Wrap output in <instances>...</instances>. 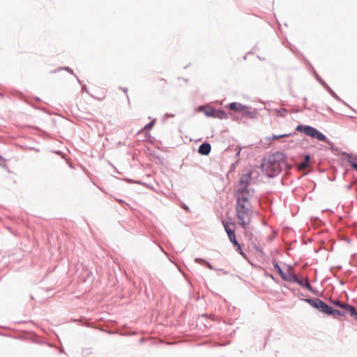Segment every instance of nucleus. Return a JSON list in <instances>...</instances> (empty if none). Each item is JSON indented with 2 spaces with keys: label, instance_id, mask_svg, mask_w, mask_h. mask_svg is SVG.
<instances>
[{
  "label": "nucleus",
  "instance_id": "nucleus-29",
  "mask_svg": "<svg viewBox=\"0 0 357 357\" xmlns=\"http://www.w3.org/2000/svg\"><path fill=\"white\" fill-rule=\"evenodd\" d=\"M349 314L354 317L356 320H357V311L356 310V307L354 306L352 307L350 312H349Z\"/></svg>",
  "mask_w": 357,
  "mask_h": 357
},
{
  "label": "nucleus",
  "instance_id": "nucleus-44",
  "mask_svg": "<svg viewBox=\"0 0 357 357\" xmlns=\"http://www.w3.org/2000/svg\"><path fill=\"white\" fill-rule=\"evenodd\" d=\"M68 167H73L71 166V165H70L69 162H68Z\"/></svg>",
  "mask_w": 357,
  "mask_h": 357
},
{
  "label": "nucleus",
  "instance_id": "nucleus-18",
  "mask_svg": "<svg viewBox=\"0 0 357 357\" xmlns=\"http://www.w3.org/2000/svg\"><path fill=\"white\" fill-rule=\"evenodd\" d=\"M342 155L347 157V161L351 165V168L357 171V163L352 160L353 154L343 152Z\"/></svg>",
  "mask_w": 357,
  "mask_h": 357
},
{
  "label": "nucleus",
  "instance_id": "nucleus-45",
  "mask_svg": "<svg viewBox=\"0 0 357 357\" xmlns=\"http://www.w3.org/2000/svg\"><path fill=\"white\" fill-rule=\"evenodd\" d=\"M161 249L162 250V252H165L167 255V253L165 252V250L162 248H161Z\"/></svg>",
  "mask_w": 357,
  "mask_h": 357
},
{
  "label": "nucleus",
  "instance_id": "nucleus-36",
  "mask_svg": "<svg viewBox=\"0 0 357 357\" xmlns=\"http://www.w3.org/2000/svg\"><path fill=\"white\" fill-rule=\"evenodd\" d=\"M62 158H64L67 161V159L65 158V154L62 155Z\"/></svg>",
  "mask_w": 357,
  "mask_h": 357
},
{
  "label": "nucleus",
  "instance_id": "nucleus-39",
  "mask_svg": "<svg viewBox=\"0 0 357 357\" xmlns=\"http://www.w3.org/2000/svg\"><path fill=\"white\" fill-rule=\"evenodd\" d=\"M63 70H67V67L62 68Z\"/></svg>",
  "mask_w": 357,
  "mask_h": 357
},
{
  "label": "nucleus",
  "instance_id": "nucleus-10",
  "mask_svg": "<svg viewBox=\"0 0 357 357\" xmlns=\"http://www.w3.org/2000/svg\"><path fill=\"white\" fill-rule=\"evenodd\" d=\"M330 303L335 307H339L341 309L347 310L349 313L350 312L353 305H351L346 303L341 302L339 299H329Z\"/></svg>",
  "mask_w": 357,
  "mask_h": 357
},
{
  "label": "nucleus",
  "instance_id": "nucleus-20",
  "mask_svg": "<svg viewBox=\"0 0 357 357\" xmlns=\"http://www.w3.org/2000/svg\"><path fill=\"white\" fill-rule=\"evenodd\" d=\"M214 118L219 119H227V114L222 109H215Z\"/></svg>",
  "mask_w": 357,
  "mask_h": 357
},
{
  "label": "nucleus",
  "instance_id": "nucleus-28",
  "mask_svg": "<svg viewBox=\"0 0 357 357\" xmlns=\"http://www.w3.org/2000/svg\"><path fill=\"white\" fill-rule=\"evenodd\" d=\"M291 268H292V267L291 266H288V271H289V272H290ZM291 275H292V274L290 273H289V274L285 273V278L286 279H283V280H285V281H287V282H290V280H291Z\"/></svg>",
  "mask_w": 357,
  "mask_h": 357
},
{
  "label": "nucleus",
  "instance_id": "nucleus-30",
  "mask_svg": "<svg viewBox=\"0 0 357 357\" xmlns=\"http://www.w3.org/2000/svg\"><path fill=\"white\" fill-rule=\"evenodd\" d=\"M236 248V251L242 256L245 257V254L244 253V252L243 251V250L241 249V245L238 243V245H234Z\"/></svg>",
  "mask_w": 357,
  "mask_h": 357
},
{
  "label": "nucleus",
  "instance_id": "nucleus-6",
  "mask_svg": "<svg viewBox=\"0 0 357 357\" xmlns=\"http://www.w3.org/2000/svg\"><path fill=\"white\" fill-rule=\"evenodd\" d=\"M309 137L317 139L321 142H326L328 144H331V142L326 137L325 135H324L322 132H321L318 129H317L314 127H311Z\"/></svg>",
  "mask_w": 357,
  "mask_h": 357
},
{
  "label": "nucleus",
  "instance_id": "nucleus-38",
  "mask_svg": "<svg viewBox=\"0 0 357 357\" xmlns=\"http://www.w3.org/2000/svg\"><path fill=\"white\" fill-rule=\"evenodd\" d=\"M55 153H57V154H60V155H61V152H60V151H56V152H55Z\"/></svg>",
  "mask_w": 357,
  "mask_h": 357
},
{
  "label": "nucleus",
  "instance_id": "nucleus-11",
  "mask_svg": "<svg viewBox=\"0 0 357 357\" xmlns=\"http://www.w3.org/2000/svg\"><path fill=\"white\" fill-rule=\"evenodd\" d=\"M211 150V146L209 143L205 142L201 144L198 148V153L202 155H208Z\"/></svg>",
  "mask_w": 357,
  "mask_h": 357
},
{
  "label": "nucleus",
  "instance_id": "nucleus-12",
  "mask_svg": "<svg viewBox=\"0 0 357 357\" xmlns=\"http://www.w3.org/2000/svg\"><path fill=\"white\" fill-rule=\"evenodd\" d=\"M236 195L245 194L246 195H248L249 197L251 198L253 197V195L255 194V190L252 188H248V186H242L241 188H239L236 190Z\"/></svg>",
  "mask_w": 357,
  "mask_h": 357
},
{
  "label": "nucleus",
  "instance_id": "nucleus-25",
  "mask_svg": "<svg viewBox=\"0 0 357 357\" xmlns=\"http://www.w3.org/2000/svg\"><path fill=\"white\" fill-rule=\"evenodd\" d=\"M291 135V133L282 134V135H273L272 137H269L268 139H272V140L278 139H280V138H283V137H289Z\"/></svg>",
  "mask_w": 357,
  "mask_h": 357
},
{
  "label": "nucleus",
  "instance_id": "nucleus-15",
  "mask_svg": "<svg viewBox=\"0 0 357 357\" xmlns=\"http://www.w3.org/2000/svg\"><path fill=\"white\" fill-rule=\"evenodd\" d=\"M252 173L250 172L248 174L243 175L239 179V185L242 186H248L250 180L251 179Z\"/></svg>",
  "mask_w": 357,
  "mask_h": 357
},
{
  "label": "nucleus",
  "instance_id": "nucleus-26",
  "mask_svg": "<svg viewBox=\"0 0 357 357\" xmlns=\"http://www.w3.org/2000/svg\"><path fill=\"white\" fill-rule=\"evenodd\" d=\"M289 282L301 284V279L295 274L291 275V280Z\"/></svg>",
  "mask_w": 357,
  "mask_h": 357
},
{
  "label": "nucleus",
  "instance_id": "nucleus-1",
  "mask_svg": "<svg viewBox=\"0 0 357 357\" xmlns=\"http://www.w3.org/2000/svg\"><path fill=\"white\" fill-rule=\"evenodd\" d=\"M303 301L310 304L312 307L317 309L319 312L331 315L334 317L335 316H344V312L339 310L333 309L331 306L324 302L319 298H303Z\"/></svg>",
  "mask_w": 357,
  "mask_h": 357
},
{
  "label": "nucleus",
  "instance_id": "nucleus-23",
  "mask_svg": "<svg viewBox=\"0 0 357 357\" xmlns=\"http://www.w3.org/2000/svg\"><path fill=\"white\" fill-rule=\"evenodd\" d=\"M298 285L303 287H305V289H307V290L313 292L315 294V291H314L313 289V287H312V285L310 284V282L308 280H306L305 282L301 279V284H298Z\"/></svg>",
  "mask_w": 357,
  "mask_h": 357
},
{
  "label": "nucleus",
  "instance_id": "nucleus-35",
  "mask_svg": "<svg viewBox=\"0 0 357 357\" xmlns=\"http://www.w3.org/2000/svg\"><path fill=\"white\" fill-rule=\"evenodd\" d=\"M68 73H70L72 75H74V72L72 69H70L69 67H68Z\"/></svg>",
  "mask_w": 357,
  "mask_h": 357
},
{
  "label": "nucleus",
  "instance_id": "nucleus-43",
  "mask_svg": "<svg viewBox=\"0 0 357 357\" xmlns=\"http://www.w3.org/2000/svg\"><path fill=\"white\" fill-rule=\"evenodd\" d=\"M305 108L307 109H311L310 108L307 107L306 106H305Z\"/></svg>",
  "mask_w": 357,
  "mask_h": 357
},
{
  "label": "nucleus",
  "instance_id": "nucleus-3",
  "mask_svg": "<svg viewBox=\"0 0 357 357\" xmlns=\"http://www.w3.org/2000/svg\"><path fill=\"white\" fill-rule=\"evenodd\" d=\"M261 168L264 174H266L269 178H273L278 174H279L283 165L278 163V162H270L269 159H264L261 162Z\"/></svg>",
  "mask_w": 357,
  "mask_h": 357
},
{
  "label": "nucleus",
  "instance_id": "nucleus-9",
  "mask_svg": "<svg viewBox=\"0 0 357 357\" xmlns=\"http://www.w3.org/2000/svg\"><path fill=\"white\" fill-rule=\"evenodd\" d=\"M227 107L234 112H243L245 109H250L251 107L248 105H243L240 102H232L229 103Z\"/></svg>",
  "mask_w": 357,
  "mask_h": 357
},
{
  "label": "nucleus",
  "instance_id": "nucleus-14",
  "mask_svg": "<svg viewBox=\"0 0 357 357\" xmlns=\"http://www.w3.org/2000/svg\"><path fill=\"white\" fill-rule=\"evenodd\" d=\"M311 127H312L311 126H308V125L299 124L296 126V130L297 132L304 133L305 135L308 136L310 129H311Z\"/></svg>",
  "mask_w": 357,
  "mask_h": 357
},
{
  "label": "nucleus",
  "instance_id": "nucleus-27",
  "mask_svg": "<svg viewBox=\"0 0 357 357\" xmlns=\"http://www.w3.org/2000/svg\"><path fill=\"white\" fill-rule=\"evenodd\" d=\"M155 119H153L152 121L149 122V123H147L144 129L146 130H150L152 129L153 126H154V123H155Z\"/></svg>",
  "mask_w": 357,
  "mask_h": 357
},
{
  "label": "nucleus",
  "instance_id": "nucleus-2",
  "mask_svg": "<svg viewBox=\"0 0 357 357\" xmlns=\"http://www.w3.org/2000/svg\"><path fill=\"white\" fill-rule=\"evenodd\" d=\"M251 207V202H236V216L238 219L239 225L243 229H245L250 223L249 214Z\"/></svg>",
  "mask_w": 357,
  "mask_h": 357
},
{
  "label": "nucleus",
  "instance_id": "nucleus-16",
  "mask_svg": "<svg viewBox=\"0 0 357 357\" xmlns=\"http://www.w3.org/2000/svg\"><path fill=\"white\" fill-rule=\"evenodd\" d=\"M243 112V117H245V118H248V119H256L257 117V115H258V113H257V110L255 109L252 110V111L248 110V109H245Z\"/></svg>",
  "mask_w": 357,
  "mask_h": 357
},
{
  "label": "nucleus",
  "instance_id": "nucleus-34",
  "mask_svg": "<svg viewBox=\"0 0 357 357\" xmlns=\"http://www.w3.org/2000/svg\"><path fill=\"white\" fill-rule=\"evenodd\" d=\"M183 208L186 210V211L189 210V207L187 205H185V204L183 205Z\"/></svg>",
  "mask_w": 357,
  "mask_h": 357
},
{
  "label": "nucleus",
  "instance_id": "nucleus-21",
  "mask_svg": "<svg viewBox=\"0 0 357 357\" xmlns=\"http://www.w3.org/2000/svg\"><path fill=\"white\" fill-rule=\"evenodd\" d=\"M236 196H237V197H236V202L237 203L250 202V197H249L245 194L236 195Z\"/></svg>",
  "mask_w": 357,
  "mask_h": 357
},
{
  "label": "nucleus",
  "instance_id": "nucleus-4",
  "mask_svg": "<svg viewBox=\"0 0 357 357\" xmlns=\"http://www.w3.org/2000/svg\"><path fill=\"white\" fill-rule=\"evenodd\" d=\"M314 75L316 79L322 85L323 87L337 101L342 102L344 105L350 107V106L342 100L335 91L324 81V79L318 75V73L314 70Z\"/></svg>",
  "mask_w": 357,
  "mask_h": 357
},
{
  "label": "nucleus",
  "instance_id": "nucleus-7",
  "mask_svg": "<svg viewBox=\"0 0 357 357\" xmlns=\"http://www.w3.org/2000/svg\"><path fill=\"white\" fill-rule=\"evenodd\" d=\"M267 158L269 159L270 162H275L283 166L287 165V162L286 161V155L282 152L278 151L269 155Z\"/></svg>",
  "mask_w": 357,
  "mask_h": 357
},
{
  "label": "nucleus",
  "instance_id": "nucleus-19",
  "mask_svg": "<svg viewBox=\"0 0 357 357\" xmlns=\"http://www.w3.org/2000/svg\"><path fill=\"white\" fill-rule=\"evenodd\" d=\"M195 261L197 264H206V266L211 269V270H215V271H222V269H218V268H215L211 264H210L208 261H207L206 260L202 259V258H196L195 259Z\"/></svg>",
  "mask_w": 357,
  "mask_h": 357
},
{
  "label": "nucleus",
  "instance_id": "nucleus-37",
  "mask_svg": "<svg viewBox=\"0 0 357 357\" xmlns=\"http://www.w3.org/2000/svg\"><path fill=\"white\" fill-rule=\"evenodd\" d=\"M75 76L76 79H77V81L80 83L79 79L76 75H75Z\"/></svg>",
  "mask_w": 357,
  "mask_h": 357
},
{
  "label": "nucleus",
  "instance_id": "nucleus-41",
  "mask_svg": "<svg viewBox=\"0 0 357 357\" xmlns=\"http://www.w3.org/2000/svg\"><path fill=\"white\" fill-rule=\"evenodd\" d=\"M241 149L237 152L236 155H238L240 153Z\"/></svg>",
  "mask_w": 357,
  "mask_h": 357
},
{
  "label": "nucleus",
  "instance_id": "nucleus-8",
  "mask_svg": "<svg viewBox=\"0 0 357 357\" xmlns=\"http://www.w3.org/2000/svg\"><path fill=\"white\" fill-rule=\"evenodd\" d=\"M224 227L225 229V231L227 234V236L229 237V241L233 244V245H238V242L236 240V234H235V230L234 229H231L228 223H223Z\"/></svg>",
  "mask_w": 357,
  "mask_h": 357
},
{
  "label": "nucleus",
  "instance_id": "nucleus-33",
  "mask_svg": "<svg viewBox=\"0 0 357 357\" xmlns=\"http://www.w3.org/2000/svg\"><path fill=\"white\" fill-rule=\"evenodd\" d=\"M82 90L83 91L88 92V91H87V88H86V85H83V86H82Z\"/></svg>",
  "mask_w": 357,
  "mask_h": 357
},
{
  "label": "nucleus",
  "instance_id": "nucleus-46",
  "mask_svg": "<svg viewBox=\"0 0 357 357\" xmlns=\"http://www.w3.org/2000/svg\"><path fill=\"white\" fill-rule=\"evenodd\" d=\"M130 183H132L133 181L132 180H128Z\"/></svg>",
  "mask_w": 357,
  "mask_h": 357
},
{
  "label": "nucleus",
  "instance_id": "nucleus-24",
  "mask_svg": "<svg viewBox=\"0 0 357 357\" xmlns=\"http://www.w3.org/2000/svg\"><path fill=\"white\" fill-rule=\"evenodd\" d=\"M274 112H275V114L278 116H282V117H284L288 112L287 109H284V108L275 109Z\"/></svg>",
  "mask_w": 357,
  "mask_h": 357
},
{
  "label": "nucleus",
  "instance_id": "nucleus-5",
  "mask_svg": "<svg viewBox=\"0 0 357 357\" xmlns=\"http://www.w3.org/2000/svg\"><path fill=\"white\" fill-rule=\"evenodd\" d=\"M80 268H82V273L80 276L82 277L83 281L85 282H92L94 280V277L91 271L82 264L80 265H75L76 272H77Z\"/></svg>",
  "mask_w": 357,
  "mask_h": 357
},
{
  "label": "nucleus",
  "instance_id": "nucleus-31",
  "mask_svg": "<svg viewBox=\"0 0 357 357\" xmlns=\"http://www.w3.org/2000/svg\"><path fill=\"white\" fill-rule=\"evenodd\" d=\"M174 114L166 113L164 116V119L169 117H174Z\"/></svg>",
  "mask_w": 357,
  "mask_h": 357
},
{
  "label": "nucleus",
  "instance_id": "nucleus-17",
  "mask_svg": "<svg viewBox=\"0 0 357 357\" xmlns=\"http://www.w3.org/2000/svg\"><path fill=\"white\" fill-rule=\"evenodd\" d=\"M311 159V156L310 154H306L304 156V158L302 162H301L298 165V167L300 169H306L309 167L310 161Z\"/></svg>",
  "mask_w": 357,
  "mask_h": 357
},
{
  "label": "nucleus",
  "instance_id": "nucleus-22",
  "mask_svg": "<svg viewBox=\"0 0 357 357\" xmlns=\"http://www.w3.org/2000/svg\"><path fill=\"white\" fill-rule=\"evenodd\" d=\"M273 264V267H274L275 270L278 273V274L280 275V277L282 279H286L285 278V273L282 271V268L280 266L278 263L277 261H274Z\"/></svg>",
  "mask_w": 357,
  "mask_h": 357
},
{
  "label": "nucleus",
  "instance_id": "nucleus-40",
  "mask_svg": "<svg viewBox=\"0 0 357 357\" xmlns=\"http://www.w3.org/2000/svg\"><path fill=\"white\" fill-rule=\"evenodd\" d=\"M257 57H258V59H259L260 60H262L261 56H258ZM264 59H263V60H264Z\"/></svg>",
  "mask_w": 357,
  "mask_h": 357
},
{
  "label": "nucleus",
  "instance_id": "nucleus-42",
  "mask_svg": "<svg viewBox=\"0 0 357 357\" xmlns=\"http://www.w3.org/2000/svg\"><path fill=\"white\" fill-rule=\"evenodd\" d=\"M303 100H304V101H306V100H307V98H305H305H303Z\"/></svg>",
  "mask_w": 357,
  "mask_h": 357
},
{
  "label": "nucleus",
  "instance_id": "nucleus-32",
  "mask_svg": "<svg viewBox=\"0 0 357 357\" xmlns=\"http://www.w3.org/2000/svg\"><path fill=\"white\" fill-rule=\"evenodd\" d=\"M119 89L122 90V91H123L124 93H126L127 94V92H128V89L127 88L119 86Z\"/></svg>",
  "mask_w": 357,
  "mask_h": 357
},
{
  "label": "nucleus",
  "instance_id": "nucleus-13",
  "mask_svg": "<svg viewBox=\"0 0 357 357\" xmlns=\"http://www.w3.org/2000/svg\"><path fill=\"white\" fill-rule=\"evenodd\" d=\"M199 111L204 112V114L206 116L213 117V118H214V116H215V109L212 107L200 106L199 107Z\"/></svg>",
  "mask_w": 357,
  "mask_h": 357
}]
</instances>
